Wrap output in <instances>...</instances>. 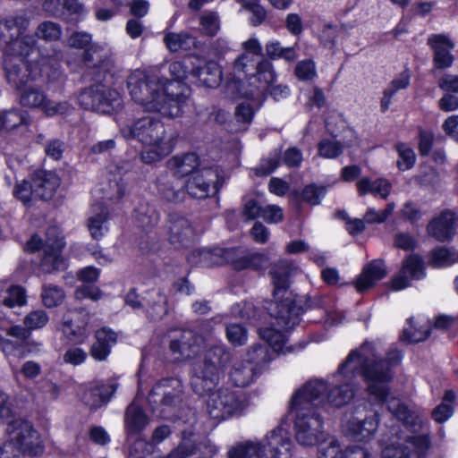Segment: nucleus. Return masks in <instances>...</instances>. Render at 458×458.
<instances>
[{
	"label": "nucleus",
	"instance_id": "nucleus-1",
	"mask_svg": "<svg viewBox=\"0 0 458 458\" xmlns=\"http://www.w3.org/2000/svg\"><path fill=\"white\" fill-rule=\"evenodd\" d=\"M67 42L71 47L83 50L81 62L85 67L84 77L91 82L80 91V106L85 110L106 114L121 111L123 98L114 88L120 76L113 59L101 54L102 48L92 43V35L89 32L73 31Z\"/></svg>",
	"mask_w": 458,
	"mask_h": 458
},
{
	"label": "nucleus",
	"instance_id": "nucleus-2",
	"mask_svg": "<svg viewBox=\"0 0 458 458\" xmlns=\"http://www.w3.org/2000/svg\"><path fill=\"white\" fill-rule=\"evenodd\" d=\"M231 354L224 345H213L204 353L203 361L194 368L191 384L195 394L208 395L207 411L210 419L218 424L243 409L239 391L219 388V373L229 362Z\"/></svg>",
	"mask_w": 458,
	"mask_h": 458
},
{
	"label": "nucleus",
	"instance_id": "nucleus-3",
	"mask_svg": "<svg viewBox=\"0 0 458 458\" xmlns=\"http://www.w3.org/2000/svg\"><path fill=\"white\" fill-rule=\"evenodd\" d=\"M20 34L15 20L0 21V50L4 56L5 79L16 91L43 72L36 39L32 36L20 37Z\"/></svg>",
	"mask_w": 458,
	"mask_h": 458
},
{
	"label": "nucleus",
	"instance_id": "nucleus-4",
	"mask_svg": "<svg viewBox=\"0 0 458 458\" xmlns=\"http://www.w3.org/2000/svg\"><path fill=\"white\" fill-rule=\"evenodd\" d=\"M127 88L135 103L171 118L182 115L191 92L190 86L174 77L167 80L146 73L130 75Z\"/></svg>",
	"mask_w": 458,
	"mask_h": 458
},
{
	"label": "nucleus",
	"instance_id": "nucleus-5",
	"mask_svg": "<svg viewBox=\"0 0 458 458\" xmlns=\"http://www.w3.org/2000/svg\"><path fill=\"white\" fill-rule=\"evenodd\" d=\"M327 390L323 380H310L293 394L289 410L294 412L293 429L296 441L304 446H315L326 440L324 420L314 402Z\"/></svg>",
	"mask_w": 458,
	"mask_h": 458
},
{
	"label": "nucleus",
	"instance_id": "nucleus-6",
	"mask_svg": "<svg viewBox=\"0 0 458 458\" xmlns=\"http://www.w3.org/2000/svg\"><path fill=\"white\" fill-rule=\"evenodd\" d=\"M356 360H360V364L355 371L366 384L369 395L380 404L386 403L391 394L389 384L394 378V371L386 368L378 358L370 359L362 355L358 349H353L348 353L345 360L339 364L337 373L345 375L349 364Z\"/></svg>",
	"mask_w": 458,
	"mask_h": 458
},
{
	"label": "nucleus",
	"instance_id": "nucleus-7",
	"mask_svg": "<svg viewBox=\"0 0 458 458\" xmlns=\"http://www.w3.org/2000/svg\"><path fill=\"white\" fill-rule=\"evenodd\" d=\"M169 71L174 80L186 84V81L209 89L217 88L222 81V69L216 61L206 60L199 55L189 54L173 62Z\"/></svg>",
	"mask_w": 458,
	"mask_h": 458
},
{
	"label": "nucleus",
	"instance_id": "nucleus-8",
	"mask_svg": "<svg viewBox=\"0 0 458 458\" xmlns=\"http://www.w3.org/2000/svg\"><path fill=\"white\" fill-rule=\"evenodd\" d=\"M327 310V297L322 294L305 295L301 304H297L295 298H288L276 305L274 318L278 326L284 330L293 329L301 320V316L310 310H318L321 315L310 322L319 323L323 320Z\"/></svg>",
	"mask_w": 458,
	"mask_h": 458
},
{
	"label": "nucleus",
	"instance_id": "nucleus-9",
	"mask_svg": "<svg viewBox=\"0 0 458 458\" xmlns=\"http://www.w3.org/2000/svg\"><path fill=\"white\" fill-rule=\"evenodd\" d=\"M223 179L212 166L202 167L188 177L183 187L191 198L205 199L219 193Z\"/></svg>",
	"mask_w": 458,
	"mask_h": 458
},
{
	"label": "nucleus",
	"instance_id": "nucleus-10",
	"mask_svg": "<svg viewBox=\"0 0 458 458\" xmlns=\"http://www.w3.org/2000/svg\"><path fill=\"white\" fill-rule=\"evenodd\" d=\"M180 382L174 377H163L151 388L148 400L153 410L161 413L170 411L181 402Z\"/></svg>",
	"mask_w": 458,
	"mask_h": 458
},
{
	"label": "nucleus",
	"instance_id": "nucleus-11",
	"mask_svg": "<svg viewBox=\"0 0 458 458\" xmlns=\"http://www.w3.org/2000/svg\"><path fill=\"white\" fill-rule=\"evenodd\" d=\"M133 216L136 225L143 232L140 237L139 248L143 253L151 252L155 246L152 230L158 224L160 214L154 205L140 202L134 208Z\"/></svg>",
	"mask_w": 458,
	"mask_h": 458
},
{
	"label": "nucleus",
	"instance_id": "nucleus-12",
	"mask_svg": "<svg viewBox=\"0 0 458 458\" xmlns=\"http://www.w3.org/2000/svg\"><path fill=\"white\" fill-rule=\"evenodd\" d=\"M457 226L458 213L451 208H444L428 222L426 232L435 241L449 243L457 233Z\"/></svg>",
	"mask_w": 458,
	"mask_h": 458
},
{
	"label": "nucleus",
	"instance_id": "nucleus-13",
	"mask_svg": "<svg viewBox=\"0 0 458 458\" xmlns=\"http://www.w3.org/2000/svg\"><path fill=\"white\" fill-rule=\"evenodd\" d=\"M130 136L141 143H172L165 140V128L160 119L145 116L135 121L130 127Z\"/></svg>",
	"mask_w": 458,
	"mask_h": 458
},
{
	"label": "nucleus",
	"instance_id": "nucleus-14",
	"mask_svg": "<svg viewBox=\"0 0 458 458\" xmlns=\"http://www.w3.org/2000/svg\"><path fill=\"white\" fill-rule=\"evenodd\" d=\"M263 458H291L293 456V443L291 433L278 425L266 436Z\"/></svg>",
	"mask_w": 458,
	"mask_h": 458
},
{
	"label": "nucleus",
	"instance_id": "nucleus-15",
	"mask_svg": "<svg viewBox=\"0 0 458 458\" xmlns=\"http://www.w3.org/2000/svg\"><path fill=\"white\" fill-rule=\"evenodd\" d=\"M238 249L235 247L224 248L221 257L234 271L241 272L250 269L256 272L264 271L268 265V257L261 252H252L244 256H237Z\"/></svg>",
	"mask_w": 458,
	"mask_h": 458
},
{
	"label": "nucleus",
	"instance_id": "nucleus-16",
	"mask_svg": "<svg viewBox=\"0 0 458 458\" xmlns=\"http://www.w3.org/2000/svg\"><path fill=\"white\" fill-rule=\"evenodd\" d=\"M380 415L377 411L366 414L363 419L352 417L346 423L344 432L354 441L368 442L377 432Z\"/></svg>",
	"mask_w": 458,
	"mask_h": 458
},
{
	"label": "nucleus",
	"instance_id": "nucleus-17",
	"mask_svg": "<svg viewBox=\"0 0 458 458\" xmlns=\"http://www.w3.org/2000/svg\"><path fill=\"white\" fill-rule=\"evenodd\" d=\"M150 419L142 405L133 400L125 409L123 416V430L127 439H140Z\"/></svg>",
	"mask_w": 458,
	"mask_h": 458
},
{
	"label": "nucleus",
	"instance_id": "nucleus-18",
	"mask_svg": "<svg viewBox=\"0 0 458 458\" xmlns=\"http://www.w3.org/2000/svg\"><path fill=\"white\" fill-rule=\"evenodd\" d=\"M428 46L433 52L434 69L445 70L454 64L452 50L455 45L448 36L442 33L431 34L428 38Z\"/></svg>",
	"mask_w": 458,
	"mask_h": 458
},
{
	"label": "nucleus",
	"instance_id": "nucleus-19",
	"mask_svg": "<svg viewBox=\"0 0 458 458\" xmlns=\"http://www.w3.org/2000/svg\"><path fill=\"white\" fill-rule=\"evenodd\" d=\"M124 302L133 310L145 309L147 311L158 313L165 310L167 302L165 294L160 289H150L144 293L141 299L136 288H131L124 297Z\"/></svg>",
	"mask_w": 458,
	"mask_h": 458
},
{
	"label": "nucleus",
	"instance_id": "nucleus-20",
	"mask_svg": "<svg viewBox=\"0 0 458 458\" xmlns=\"http://www.w3.org/2000/svg\"><path fill=\"white\" fill-rule=\"evenodd\" d=\"M14 445L17 453L27 456H38L44 453L45 447L42 444L38 432L28 422H21V428L14 437Z\"/></svg>",
	"mask_w": 458,
	"mask_h": 458
},
{
	"label": "nucleus",
	"instance_id": "nucleus-21",
	"mask_svg": "<svg viewBox=\"0 0 458 458\" xmlns=\"http://www.w3.org/2000/svg\"><path fill=\"white\" fill-rule=\"evenodd\" d=\"M269 274L274 286L273 298L275 301L271 303L268 310H270V316L274 318L279 301L293 298V293L290 291L291 269L288 266H276L270 270Z\"/></svg>",
	"mask_w": 458,
	"mask_h": 458
},
{
	"label": "nucleus",
	"instance_id": "nucleus-22",
	"mask_svg": "<svg viewBox=\"0 0 458 458\" xmlns=\"http://www.w3.org/2000/svg\"><path fill=\"white\" fill-rule=\"evenodd\" d=\"M30 179L33 181L34 199L45 201L52 199L61 183L55 172L43 169L31 173Z\"/></svg>",
	"mask_w": 458,
	"mask_h": 458
},
{
	"label": "nucleus",
	"instance_id": "nucleus-23",
	"mask_svg": "<svg viewBox=\"0 0 458 458\" xmlns=\"http://www.w3.org/2000/svg\"><path fill=\"white\" fill-rule=\"evenodd\" d=\"M64 247V242L59 238L47 243L39 261V267L44 273L52 274L66 268V261L63 256Z\"/></svg>",
	"mask_w": 458,
	"mask_h": 458
},
{
	"label": "nucleus",
	"instance_id": "nucleus-24",
	"mask_svg": "<svg viewBox=\"0 0 458 458\" xmlns=\"http://www.w3.org/2000/svg\"><path fill=\"white\" fill-rule=\"evenodd\" d=\"M387 276L385 261L376 259L364 266L361 273L355 280V288L358 293H363L373 288L377 283Z\"/></svg>",
	"mask_w": 458,
	"mask_h": 458
},
{
	"label": "nucleus",
	"instance_id": "nucleus-25",
	"mask_svg": "<svg viewBox=\"0 0 458 458\" xmlns=\"http://www.w3.org/2000/svg\"><path fill=\"white\" fill-rule=\"evenodd\" d=\"M95 342L89 348L90 356L97 361L106 360L116 344L118 335L109 327L104 326L94 333Z\"/></svg>",
	"mask_w": 458,
	"mask_h": 458
},
{
	"label": "nucleus",
	"instance_id": "nucleus-26",
	"mask_svg": "<svg viewBox=\"0 0 458 458\" xmlns=\"http://www.w3.org/2000/svg\"><path fill=\"white\" fill-rule=\"evenodd\" d=\"M195 238V230L191 222L182 216L171 222L169 227V242L175 249H186L192 245Z\"/></svg>",
	"mask_w": 458,
	"mask_h": 458
},
{
	"label": "nucleus",
	"instance_id": "nucleus-27",
	"mask_svg": "<svg viewBox=\"0 0 458 458\" xmlns=\"http://www.w3.org/2000/svg\"><path fill=\"white\" fill-rule=\"evenodd\" d=\"M19 96V103L21 106L30 108H40L48 114H55L57 113L55 107L49 108L51 102L47 99L43 91L27 87V85L17 91Z\"/></svg>",
	"mask_w": 458,
	"mask_h": 458
},
{
	"label": "nucleus",
	"instance_id": "nucleus-28",
	"mask_svg": "<svg viewBox=\"0 0 458 458\" xmlns=\"http://www.w3.org/2000/svg\"><path fill=\"white\" fill-rule=\"evenodd\" d=\"M170 168L174 170V175L178 178L191 176L195 171L200 170V158L196 152H186L176 155L168 161Z\"/></svg>",
	"mask_w": 458,
	"mask_h": 458
},
{
	"label": "nucleus",
	"instance_id": "nucleus-29",
	"mask_svg": "<svg viewBox=\"0 0 458 458\" xmlns=\"http://www.w3.org/2000/svg\"><path fill=\"white\" fill-rule=\"evenodd\" d=\"M116 388L117 385L114 383L93 386L83 394L85 403L91 409H98L110 401Z\"/></svg>",
	"mask_w": 458,
	"mask_h": 458
},
{
	"label": "nucleus",
	"instance_id": "nucleus-30",
	"mask_svg": "<svg viewBox=\"0 0 458 458\" xmlns=\"http://www.w3.org/2000/svg\"><path fill=\"white\" fill-rule=\"evenodd\" d=\"M356 187L359 196L372 194L375 197L380 196L386 199L391 192L392 184L385 178H377L372 181L369 177L365 176L357 182Z\"/></svg>",
	"mask_w": 458,
	"mask_h": 458
},
{
	"label": "nucleus",
	"instance_id": "nucleus-31",
	"mask_svg": "<svg viewBox=\"0 0 458 458\" xmlns=\"http://www.w3.org/2000/svg\"><path fill=\"white\" fill-rule=\"evenodd\" d=\"M87 326V322L83 320L64 317L62 323V331L68 342L73 344H81L88 336Z\"/></svg>",
	"mask_w": 458,
	"mask_h": 458
},
{
	"label": "nucleus",
	"instance_id": "nucleus-32",
	"mask_svg": "<svg viewBox=\"0 0 458 458\" xmlns=\"http://www.w3.org/2000/svg\"><path fill=\"white\" fill-rule=\"evenodd\" d=\"M140 160L147 165L161 161L174 149L173 143H143Z\"/></svg>",
	"mask_w": 458,
	"mask_h": 458
},
{
	"label": "nucleus",
	"instance_id": "nucleus-33",
	"mask_svg": "<svg viewBox=\"0 0 458 458\" xmlns=\"http://www.w3.org/2000/svg\"><path fill=\"white\" fill-rule=\"evenodd\" d=\"M164 43L172 53L187 51L196 46V38L187 32H167L164 37Z\"/></svg>",
	"mask_w": 458,
	"mask_h": 458
},
{
	"label": "nucleus",
	"instance_id": "nucleus-34",
	"mask_svg": "<svg viewBox=\"0 0 458 458\" xmlns=\"http://www.w3.org/2000/svg\"><path fill=\"white\" fill-rule=\"evenodd\" d=\"M401 270L410 279L420 280L426 276L425 265L423 258L417 253H411L405 257L402 262Z\"/></svg>",
	"mask_w": 458,
	"mask_h": 458
},
{
	"label": "nucleus",
	"instance_id": "nucleus-35",
	"mask_svg": "<svg viewBox=\"0 0 458 458\" xmlns=\"http://www.w3.org/2000/svg\"><path fill=\"white\" fill-rule=\"evenodd\" d=\"M4 130L13 131L21 126L28 128L31 123V118L28 111L19 107L3 110Z\"/></svg>",
	"mask_w": 458,
	"mask_h": 458
},
{
	"label": "nucleus",
	"instance_id": "nucleus-36",
	"mask_svg": "<svg viewBox=\"0 0 458 458\" xmlns=\"http://www.w3.org/2000/svg\"><path fill=\"white\" fill-rule=\"evenodd\" d=\"M60 20L72 26L78 25L84 19V6L79 0H64Z\"/></svg>",
	"mask_w": 458,
	"mask_h": 458
},
{
	"label": "nucleus",
	"instance_id": "nucleus-37",
	"mask_svg": "<svg viewBox=\"0 0 458 458\" xmlns=\"http://www.w3.org/2000/svg\"><path fill=\"white\" fill-rule=\"evenodd\" d=\"M407 323L410 327L408 328H404L400 335V341L403 343L408 344H418L425 341L430 336L431 327L429 326H421L417 327L412 317L407 319Z\"/></svg>",
	"mask_w": 458,
	"mask_h": 458
},
{
	"label": "nucleus",
	"instance_id": "nucleus-38",
	"mask_svg": "<svg viewBox=\"0 0 458 458\" xmlns=\"http://www.w3.org/2000/svg\"><path fill=\"white\" fill-rule=\"evenodd\" d=\"M355 396V391L351 384H343L331 388L327 400L332 406L341 408L347 405Z\"/></svg>",
	"mask_w": 458,
	"mask_h": 458
},
{
	"label": "nucleus",
	"instance_id": "nucleus-39",
	"mask_svg": "<svg viewBox=\"0 0 458 458\" xmlns=\"http://www.w3.org/2000/svg\"><path fill=\"white\" fill-rule=\"evenodd\" d=\"M7 335L17 339L16 341H18L19 344H21V346L22 347V351H21L22 355L30 353V352H34L38 350V344H37L36 342H33V341H31V342L30 341L31 333L28 329V327L25 326L24 327L21 326V325L12 326L7 330Z\"/></svg>",
	"mask_w": 458,
	"mask_h": 458
},
{
	"label": "nucleus",
	"instance_id": "nucleus-40",
	"mask_svg": "<svg viewBox=\"0 0 458 458\" xmlns=\"http://www.w3.org/2000/svg\"><path fill=\"white\" fill-rule=\"evenodd\" d=\"M264 446L250 441L240 443L228 452V458H263Z\"/></svg>",
	"mask_w": 458,
	"mask_h": 458
},
{
	"label": "nucleus",
	"instance_id": "nucleus-41",
	"mask_svg": "<svg viewBox=\"0 0 458 458\" xmlns=\"http://www.w3.org/2000/svg\"><path fill=\"white\" fill-rule=\"evenodd\" d=\"M429 264L433 267L452 266L456 262L454 253L445 245L437 246L429 251Z\"/></svg>",
	"mask_w": 458,
	"mask_h": 458
},
{
	"label": "nucleus",
	"instance_id": "nucleus-42",
	"mask_svg": "<svg viewBox=\"0 0 458 458\" xmlns=\"http://www.w3.org/2000/svg\"><path fill=\"white\" fill-rule=\"evenodd\" d=\"M392 413L409 431L415 432L420 428L419 416L411 411L405 403H398Z\"/></svg>",
	"mask_w": 458,
	"mask_h": 458
},
{
	"label": "nucleus",
	"instance_id": "nucleus-43",
	"mask_svg": "<svg viewBox=\"0 0 458 458\" xmlns=\"http://www.w3.org/2000/svg\"><path fill=\"white\" fill-rule=\"evenodd\" d=\"M259 337L265 341L267 346L271 347L274 351H281L285 343L286 337L283 331L273 327L259 328Z\"/></svg>",
	"mask_w": 458,
	"mask_h": 458
},
{
	"label": "nucleus",
	"instance_id": "nucleus-44",
	"mask_svg": "<svg viewBox=\"0 0 458 458\" xmlns=\"http://www.w3.org/2000/svg\"><path fill=\"white\" fill-rule=\"evenodd\" d=\"M157 191L164 200L172 203L182 201L185 196L183 185L177 189L174 185V182L168 181L165 182L159 181L157 182Z\"/></svg>",
	"mask_w": 458,
	"mask_h": 458
},
{
	"label": "nucleus",
	"instance_id": "nucleus-45",
	"mask_svg": "<svg viewBox=\"0 0 458 458\" xmlns=\"http://www.w3.org/2000/svg\"><path fill=\"white\" fill-rule=\"evenodd\" d=\"M281 155V148H276L269 157L262 159L259 165L254 168V174L257 177H266L274 173L280 165Z\"/></svg>",
	"mask_w": 458,
	"mask_h": 458
},
{
	"label": "nucleus",
	"instance_id": "nucleus-46",
	"mask_svg": "<svg viewBox=\"0 0 458 458\" xmlns=\"http://www.w3.org/2000/svg\"><path fill=\"white\" fill-rule=\"evenodd\" d=\"M327 193V188L323 185L310 183L302 189L300 199L310 206H318L321 203Z\"/></svg>",
	"mask_w": 458,
	"mask_h": 458
},
{
	"label": "nucleus",
	"instance_id": "nucleus-47",
	"mask_svg": "<svg viewBox=\"0 0 458 458\" xmlns=\"http://www.w3.org/2000/svg\"><path fill=\"white\" fill-rule=\"evenodd\" d=\"M398 153V160L396 165L400 171H407L411 169L416 163V155L413 149L407 147L405 143L399 142L394 146Z\"/></svg>",
	"mask_w": 458,
	"mask_h": 458
},
{
	"label": "nucleus",
	"instance_id": "nucleus-48",
	"mask_svg": "<svg viewBox=\"0 0 458 458\" xmlns=\"http://www.w3.org/2000/svg\"><path fill=\"white\" fill-rule=\"evenodd\" d=\"M64 290L57 285H45L42 289L41 298L44 306L55 308L59 306L64 299Z\"/></svg>",
	"mask_w": 458,
	"mask_h": 458
},
{
	"label": "nucleus",
	"instance_id": "nucleus-49",
	"mask_svg": "<svg viewBox=\"0 0 458 458\" xmlns=\"http://www.w3.org/2000/svg\"><path fill=\"white\" fill-rule=\"evenodd\" d=\"M27 303L26 290L18 284L11 285L3 304L7 308L21 307Z\"/></svg>",
	"mask_w": 458,
	"mask_h": 458
},
{
	"label": "nucleus",
	"instance_id": "nucleus-50",
	"mask_svg": "<svg viewBox=\"0 0 458 458\" xmlns=\"http://www.w3.org/2000/svg\"><path fill=\"white\" fill-rule=\"evenodd\" d=\"M13 196L21 200L24 206L30 207L32 199H34L33 181L30 178V180H22L16 183L13 188Z\"/></svg>",
	"mask_w": 458,
	"mask_h": 458
},
{
	"label": "nucleus",
	"instance_id": "nucleus-51",
	"mask_svg": "<svg viewBox=\"0 0 458 458\" xmlns=\"http://www.w3.org/2000/svg\"><path fill=\"white\" fill-rule=\"evenodd\" d=\"M246 360L256 365L267 362L269 360L268 347L261 343L252 344L247 351Z\"/></svg>",
	"mask_w": 458,
	"mask_h": 458
},
{
	"label": "nucleus",
	"instance_id": "nucleus-52",
	"mask_svg": "<svg viewBox=\"0 0 458 458\" xmlns=\"http://www.w3.org/2000/svg\"><path fill=\"white\" fill-rule=\"evenodd\" d=\"M36 35L47 41H55L62 36V28L55 22L46 21L38 25Z\"/></svg>",
	"mask_w": 458,
	"mask_h": 458
},
{
	"label": "nucleus",
	"instance_id": "nucleus-53",
	"mask_svg": "<svg viewBox=\"0 0 458 458\" xmlns=\"http://www.w3.org/2000/svg\"><path fill=\"white\" fill-rule=\"evenodd\" d=\"M49 321L47 313L43 310H37L29 312L24 319L23 324L28 327L30 332L44 327Z\"/></svg>",
	"mask_w": 458,
	"mask_h": 458
},
{
	"label": "nucleus",
	"instance_id": "nucleus-54",
	"mask_svg": "<svg viewBox=\"0 0 458 458\" xmlns=\"http://www.w3.org/2000/svg\"><path fill=\"white\" fill-rule=\"evenodd\" d=\"M294 75L301 81L313 80L317 75L315 62L312 59L299 61L294 68Z\"/></svg>",
	"mask_w": 458,
	"mask_h": 458
},
{
	"label": "nucleus",
	"instance_id": "nucleus-55",
	"mask_svg": "<svg viewBox=\"0 0 458 458\" xmlns=\"http://www.w3.org/2000/svg\"><path fill=\"white\" fill-rule=\"evenodd\" d=\"M226 337L233 345L242 346L248 338L247 328L242 324H229L226 327Z\"/></svg>",
	"mask_w": 458,
	"mask_h": 458
},
{
	"label": "nucleus",
	"instance_id": "nucleus-56",
	"mask_svg": "<svg viewBox=\"0 0 458 458\" xmlns=\"http://www.w3.org/2000/svg\"><path fill=\"white\" fill-rule=\"evenodd\" d=\"M318 151L320 157L333 159L338 157L343 153V146L339 141L324 139L318 142Z\"/></svg>",
	"mask_w": 458,
	"mask_h": 458
},
{
	"label": "nucleus",
	"instance_id": "nucleus-57",
	"mask_svg": "<svg viewBox=\"0 0 458 458\" xmlns=\"http://www.w3.org/2000/svg\"><path fill=\"white\" fill-rule=\"evenodd\" d=\"M325 440L320 442L318 445V458H343L344 450L342 449L339 441L332 438L329 444L325 446Z\"/></svg>",
	"mask_w": 458,
	"mask_h": 458
},
{
	"label": "nucleus",
	"instance_id": "nucleus-58",
	"mask_svg": "<svg viewBox=\"0 0 458 458\" xmlns=\"http://www.w3.org/2000/svg\"><path fill=\"white\" fill-rule=\"evenodd\" d=\"M435 143L434 132L430 130L419 129L418 150L420 157H428Z\"/></svg>",
	"mask_w": 458,
	"mask_h": 458
},
{
	"label": "nucleus",
	"instance_id": "nucleus-59",
	"mask_svg": "<svg viewBox=\"0 0 458 458\" xmlns=\"http://www.w3.org/2000/svg\"><path fill=\"white\" fill-rule=\"evenodd\" d=\"M257 77L259 81H264L267 85L273 84L276 80L273 64L268 59H262L257 64Z\"/></svg>",
	"mask_w": 458,
	"mask_h": 458
},
{
	"label": "nucleus",
	"instance_id": "nucleus-60",
	"mask_svg": "<svg viewBox=\"0 0 458 458\" xmlns=\"http://www.w3.org/2000/svg\"><path fill=\"white\" fill-rule=\"evenodd\" d=\"M107 213H98L88 220V227L91 237L99 241L103 236V225L107 221Z\"/></svg>",
	"mask_w": 458,
	"mask_h": 458
},
{
	"label": "nucleus",
	"instance_id": "nucleus-61",
	"mask_svg": "<svg viewBox=\"0 0 458 458\" xmlns=\"http://www.w3.org/2000/svg\"><path fill=\"white\" fill-rule=\"evenodd\" d=\"M199 25L202 33L208 37H215L220 28L218 17L213 13L201 15Z\"/></svg>",
	"mask_w": 458,
	"mask_h": 458
},
{
	"label": "nucleus",
	"instance_id": "nucleus-62",
	"mask_svg": "<svg viewBox=\"0 0 458 458\" xmlns=\"http://www.w3.org/2000/svg\"><path fill=\"white\" fill-rule=\"evenodd\" d=\"M394 209V204H387L386 208L378 211L369 208L364 215V222L369 225L381 224L386 221Z\"/></svg>",
	"mask_w": 458,
	"mask_h": 458
},
{
	"label": "nucleus",
	"instance_id": "nucleus-63",
	"mask_svg": "<svg viewBox=\"0 0 458 458\" xmlns=\"http://www.w3.org/2000/svg\"><path fill=\"white\" fill-rule=\"evenodd\" d=\"M282 162L288 168L299 167L303 160L302 152L297 147H290L281 155Z\"/></svg>",
	"mask_w": 458,
	"mask_h": 458
},
{
	"label": "nucleus",
	"instance_id": "nucleus-64",
	"mask_svg": "<svg viewBox=\"0 0 458 458\" xmlns=\"http://www.w3.org/2000/svg\"><path fill=\"white\" fill-rule=\"evenodd\" d=\"M411 451L403 444H392L382 451V458H411Z\"/></svg>",
	"mask_w": 458,
	"mask_h": 458
}]
</instances>
